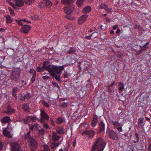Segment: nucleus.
Returning a JSON list of instances; mask_svg holds the SVG:
<instances>
[{
    "label": "nucleus",
    "mask_w": 151,
    "mask_h": 151,
    "mask_svg": "<svg viewBox=\"0 0 151 151\" xmlns=\"http://www.w3.org/2000/svg\"><path fill=\"white\" fill-rule=\"evenodd\" d=\"M43 67L47 71L50 75L57 80H60V76L62 74V70L64 69V66H57L54 65H46L44 63Z\"/></svg>",
    "instance_id": "f257e3e1"
},
{
    "label": "nucleus",
    "mask_w": 151,
    "mask_h": 151,
    "mask_svg": "<svg viewBox=\"0 0 151 151\" xmlns=\"http://www.w3.org/2000/svg\"><path fill=\"white\" fill-rule=\"evenodd\" d=\"M104 139L101 137L97 138L94 142L91 151H103L105 146Z\"/></svg>",
    "instance_id": "f03ea898"
},
{
    "label": "nucleus",
    "mask_w": 151,
    "mask_h": 151,
    "mask_svg": "<svg viewBox=\"0 0 151 151\" xmlns=\"http://www.w3.org/2000/svg\"><path fill=\"white\" fill-rule=\"evenodd\" d=\"M30 131H29L25 135L27 138H28V142L29 146L30 147L32 150L36 148L37 147V144L36 141L32 137H30Z\"/></svg>",
    "instance_id": "7ed1b4c3"
},
{
    "label": "nucleus",
    "mask_w": 151,
    "mask_h": 151,
    "mask_svg": "<svg viewBox=\"0 0 151 151\" xmlns=\"http://www.w3.org/2000/svg\"><path fill=\"white\" fill-rule=\"evenodd\" d=\"M52 4V3L49 0H45L40 2L38 4L39 8H41L50 7Z\"/></svg>",
    "instance_id": "20e7f679"
},
{
    "label": "nucleus",
    "mask_w": 151,
    "mask_h": 151,
    "mask_svg": "<svg viewBox=\"0 0 151 151\" xmlns=\"http://www.w3.org/2000/svg\"><path fill=\"white\" fill-rule=\"evenodd\" d=\"M95 132L93 130H86L82 133V134L87 139H89L93 137L95 135Z\"/></svg>",
    "instance_id": "39448f33"
},
{
    "label": "nucleus",
    "mask_w": 151,
    "mask_h": 151,
    "mask_svg": "<svg viewBox=\"0 0 151 151\" xmlns=\"http://www.w3.org/2000/svg\"><path fill=\"white\" fill-rule=\"evenodd\" d=\"M11 124L10 123H9L7 128H4L3 129V134L5 136L7 137H11L12 134H11V132L9 130L10 129Z\"/></svg>",
    "instance_id": "423d86ee"
},
{
    "label": "nucleus",
    "mask_w": 151,
    "mask_h": 151,
    "mask_svg": "<svg viewBox=\"0 0 151 151\" xmlns=\"http://www.w3.org/2000/svg\"><path fill=\"white\" fill-rule=\"evenodd\" d=\"M64 12L67 14H71L75 10V6L73 4L66 6L64 8Z\"/></svg>",
    "instance_id": "0eeeda50"
},
{
    "label": "nucleus",
    "mask_w": 151,
    "mask_h": 151,
    "mask_svg": "<svg viewBox=\"0 0 151 151\" xmlns=\"http://www.w3.org/2000/svg\"><path fill=\"white\" fill-rule=\"evenodd\" d=\"M107 132L111 139H117L118 135L114 131L109 129H108L107 130Z\"/></svg>",
    "instance_id": "6e6552de"
},
{
    "label": "nucleus",
    "mask_w": 151,
    "mask_h": 151,
    "mask_svg": "<svg viewBox=\"0 0 151 151\" xmlns=\"http://www.w3.org/2000/svg\"><path fill=\"white\" fill-rule=\"evenodd\" d=\"M36 119V117L31 116H27L26 117V119H23V120L24 123L27 124L31 122H35Z\"/></svg>",
    "instance_id": "1a4fd4ad"
},
{
    "label": "nucleus",
    "mask_w": 151,
    "mask_h": 151,
    "mask_svg": "<svg viewBox=\"0 0 151 151\" xmlns=\"http://www.w3.org/2000/svg\"><path fill=\"white\" fill-rule=\"evenodd\" d=\"M12 147L11 151H21V148L17 142H14L11 143Z\"/></svg>",
    "instance_id": "9d476101"
},
{
    "label": "nucleus",
    "mask_w": 151,
    "mask_h": 151,
    "mask_svg": "<svg viewBox=\"0 0 151 151\" xmlns=\"http://www.w3.org/2000/svg\"><path fill=\"white\" fill-rule=\"evenodd\" d=\"M88 17V15L85 14L82 15L79 18L78 22L79 24H83L86 20Z\"/></svg>",
    "instance_id": "9b49d317"
},
{
    "label": "nucleus",
    "mask_w": 151,
    "mask_h": 151,
    "mask_svg": "<svg viewBox=\"0 0 151 151\" xmlns=\"http://www.w3.org/2000/svg\"><path fill=\"white\" fill-rule=\"evenodd\" d=\"M31 96V95L30 93H28L24 96H23L21 94H20L19 95V97L21 100L24 101L28 100L30 99Z\"/></svg>",
    "instance_id": "f8f14e48"
},
{
    "label": "nucleus",
    "mask_w": 151,
    "mask_h": 151,
    "mask_svg": "<svg viewBox=\"0 0 151 151\" xmlns=\"http://www.w3.org/2000/svg\"><path fill=\"white\" fill-rule=\"evenodd\" d=\"M103 9L108 12H110L111 10V8L109 9L106 5L104 4H101L99 6L100 11L101 12V10Z\"/></svg>",
    "instance_id": "ddd939ff"
},
{
    "label": "nucleus",
    "mask_w": 151,
    "mask_h": 151,
    "mask_svg": "<svg viewBox=\"0 0 151 151\" xmlns=\"http://www.w3.org/2000/svg\"><path fill=\"white\" fill-rule=\"evenodd\" d=\"M40 111L41 119L48 120L49 117L47 114L45 113V111L41 109Z\"/></svg>",
    "instance_id": "4468645a"
},
{
    "label": "nucleus",
    "mask_w": 151,
    "mask_h": 151,
    "mask_svg": "<svg viewBox=\"0 0 151 151\" xmlns=\"http://www.w3.org/2000/svg\"><path fill=\"white\" fill-rule=\"evenodd\" d=\"M34 128H35V130H38L42 134H44L45 132L44 129H42L40 126L38 124H34Z\"/></svg>",
    "instance_id": "2eb2a0df"
},
{
    "label": "nucleus",
    "mask_w": 151,
    "mask_h": 151,
    "mask_svg": "<svg viewBox=\"0 0 151 151\" xmlns=\"http://www.w3.org/2000/svg\"><path fill=\"white\" fill-rule=\"evenodd\" d=\"M30 28V27L28 25H24L21 28V31L24 33H27Z\"/></svg>",
    "instance_id": "dca6fc26"
},
{
    "label": "nucleus",
    "mask_w": 151,
    "mask_h": 151,
    "mask_svg": "<svg viewBox=\"0 0 151 151\" xmlns=\"http://www.w3.org/2000/svg\"><path fill=\"white\" fill-rule=\"evenodd\" d=\"M14 2L16 6L19 7L22 6L24 4V2L22 0H15Z\"/></svg>",
    "instance_id": "f3484780"
},
{
    "label": "nucleus",
    "mask_w": 151,
    "mask_h": 151,
    "mask_svg": "<svg viewBox=\"0 0 151 151\" xmlns=\"http://www.w3.org/2000/svg\"><path fill=\"white\" fill-rule=\"evenodd\" d=\"M11 120L10 118L8 116L3 117L1 120V122L5 124L10 122Z\"/></svg>",
    "instance_id": "a211bd4d"
},
{
    "label": "nucleus",
    "mask_w": 151,
    "mask_h": 151,
    "mask_svg": "<svg viewBox=\"0 0 151 151\" xmlns=\"http://www.w3.org/2000/svg\"><path fill=\"white\" fill-rule=\"evenodd\" d=\"M13 79L15 80H16L19 77L20 73L18 72L14 71L12 73Z\"/></svg>",
    "instance_id": "6ab92c4d"
},
{
    "label": "nucleus",
    "mask_w": 151,
    "mask_h": 151,
    "mask_svg": "<svg viewBox=\"0 0 151 151\" xmlns=\"http://www.w3.org/2000/svg\"><path fill=\"white\" fill-rule=\"evenodd\" d=\"M76 0H61L62 3L65 4H71L74 2Z\"/></svg>",
    "instance_id": "aec40b11"
},
{
    "label": "nucleus",
    "mask_w": 151,
    "mask_h": 151,
    "mask_svg": "<svg viewBox=\"0 0 151 151\" xmlns=\"http://www.w3.org/2000/svg\"><path fill=\"white\" fill-rule=\"evenodd\" d=\"M42 151H50L48 146L45 144L42 145L41 147Z\"/></svg>",
    "instance_id": "412c9836"
},
{
    "label": "nucleus",
    "mask_w": 151,
    "mask_h": 151,
    "mask_svg": "<svg viewBox=\"0 0 151 151\" xmlns=\"http://www.w3.org/2000/svg\"><path fill=\"white\" fill-rule=\"evenodd\" d=\"M52 137L53 139L55 141H57L59 139L60 137L55 132H52Z\"/></svg>",
    "instance_id": "4be33fe9"
},
{
    "label": "nucleus",
    "mask_w": 151,
    "mask_h": 151,
    "mask_svg": "<svg viewBox=\"0 0 151 151\" xmlns=\"http://www.w3.org/2000/svg\"><path fill=\"white\" fill-rule=\"evenodd\" d=\"M70 146V144L69 143H67L65 144L63 148H62L59 150L60 151H67Z\"/></svg>",
    "instance_id": "5701e85b"
},
{
    "label": "nucleus",
    "mask_w": 151,
    "mask_h": 151,
    "mask_svg": "<svg viewBox=\"0 0 151 151\" xmlns=\"http://www.w3.org/2000/svg\"><path fill=\"white\" fill-rule=\"evenodd\" d=\"M91 10V8L89 6H86L83 9V11L84 13H87L89 12Z\"/></svg>",
    "instance_id": "b1692460"
},
{
    "label": "nucleus",
    "mask_w": 151,
    "mask_h": 151,
    "mask_svg": "<svg viewBox=\"0 0 151 151\" xmlns=\"http://www.w3.org/2000/svg\"><path fill=\"white\" fill-rule=\"evenodd\" d=\"M6 20L7 23H11L13 21L12 19L11 18L9 15H7L6 16Z\"/></svg>",
    "instance_id": "393cba45"
},
{
    "label": "nucleus",
    "mask_w": 151,
    "mask_h": 151,
    "mask_svg": "<svg viewBox=\"0 0 151 151\" xmlns=\"http://www.w3.org/2000/svg\"><path fill=\"white\" fill-rule=\"evenodd\" d=\"M56 131L58 133L62 134L64 133V130L61 127H58L56 129Z\"/></svg>",
    "instance_id": "a878e982"
},
{
    "label": "nucleus",
    "mask_w": 151,
    "mask_h": 151,
    "mask_svg": "<svg viewBox=\"0 0 151 151\" xmlns=\"http://www.w3.org/2000/svg\"><path fill=\"white\" fill-rule=\"evenodd\" d=\"M15 111V110L14 109H10L8 107L7 111L6 112L8 114L10 115L14 113Z\"/></svg>",
    "instance_id": "bb28decb"
},
{
    "label": "nucleus",
    "mask_w": 151,
    "mask_h": 151,
    "mask_svg": "<svg viewBox=\"0 0 151 151\" xmlns=\"http://www.w3.org/2000/svg\"><path fill=\"white\" fill-rule=\"evenodd\" d=\"M98 122L97 119L96 118H94L91 123L93 127H94L97 124Z\"/></svg>",
    "instance_id": "cd10ccee"
},
{
    "label": "nucleus",
    "mask_w": 151,
    "mask_h": 151,
    "mask_svg": "<svg viewBox=\"0 0 151 151\" xmlns=\"http://www.w3.org/2000/svg\"><path fill=\"white\" fill-rule=\"evenodd\" d=\"M99 127L101 132L104 130L105 129L104 124L103 122H101L99 124Z\"/></svg>",
    "instance_id": "c85d7f7f"
},
{
    "label": "nucleus",
    "mask_w": 151,
    "mask_h": 151,
    "mask_svg": "<svg viewBox=\"0 0 151 151\" xmlns=\"http://www.w3.org/2000/svg\"><path fill=\"white\" fill-rule=\"evenodd\" d=\"M23 108L24 110L26 111H29V105L27 104H25L23 105Z\"/></svg>",
    "instance_id": "c756f323"
},
{
    "label": "nucleus",
    "mask_w": 151,
    "mask_h": 151,
    "mask_svg": "<svg viewBox=\"0 0 151 151\" xmlns=\"http://www.w3.org/2000/svg\"><path fill=\"white\" fill-rule=\"evenodd\" d=\"M84 0H77L76 3L79 7H81L83 4Z\"/></svg>",
    "instance_id": "7c9ffc66"
},
{
    "label": "nucleus",
    "mask_w": 151,
    "mask_h": 151,
    "mask_svg": "<svg viewBox=\"0 0 151 151\" xmlns=\"http://www.w3.org/2000/svg\"><path fill=\"white\" fill-rule=\"evenodd\" d=\"M17 87L13 88V91L12 93V94L17 99Z\"/></svg>",
    "instance_id": "2f4dec72"
},
{
    "label": "nucleus",
    "mask_w": 151,
    "mask_h": 151,
    "mask_svg": "<svg viewBox=\"0 0 151 151\" xmlns=\"http://www.w3.org/2000/svg\"><path fill=\"white\" fill-rule=\"evenodd\" d=\"M35 0H26L25 1V3L28 5H31L32 4L35 2Z\"/></svg>",
    "instance_id": "473e14b6"
},
{
    "label": "nucleus",
    "mask_w": 151,
    "mask_h": 151,
    "mask_svg": "<svg viewBox=\"0 0 151 151\" xmlns=\"http://www.w3.org/2000/svg\"><path fill=\"white\" fill-rule=\"evenodd\" d=\"M144 118H139L138 120V124L139 126H140L142 125L143 122Z\"/></svg>",
    "instance_id": "72a5a7b5"
},
{
    "label": "nucleus",
    "mask_w": 151,
    "mask_h": 151,
    "mask_svg": "<svg viewBox=\"0 0 151 151\" xmlns=\"http://www.w3.org/2000/svg\"><path fill=\"white\" fill-rule=\"evenodd\" d=\"M75 52V49L74 47H71L70 49L68 51V53L71 54L74 53Z\"/></svg>",
    "instance_id": "f704fd0d"
},
{
    "label": "nucleus",
    "mask_w": 151,
    "mask_h": 151,
    "mask_svg": "<svg viewBox=\"0 0 151 151\" xmlns=\"http://www.w3.org/2000/svg\"><path fill=\"white\" fill-rule=\"evenodd\" d=\"M8 9L10 12V14L12 16H14L15 15V13L14 11L12 9L11 7H9Z\"/></svg>",
    "instance_id": "c9c22d12"
},
{
    "label": "nucleus",
    "mask_w": 151,
    "mask_h": 151,
    "mask_svg": "<svg viewBox=\"0 0 151 151\" xmlns=\"http://www.w3.org/2000/svg\"><path fill=\"white\" fill-rule=\"evenodd\" d=\"M31 18L34 20H38L39 19V16L37 15L32 16Z\"/></svg>",
    "instance_id": "e433bc0d"
},
{
    "label": "nucleus",
    "mask_w": 151,
    "mask_h": 151,
    "mask_svg": "<svg viewBox=\"0 0 151 151\" xmlns=\"http://www.w3.org/2000/svg\"><path fill=\"white\" fill-rule=\"evenodd\" d=\"M44 68H45L43 67V66L42 68H40V67L38 66L37 68V70L38 71L41 72L44 71Z\"/></svg>",
    "instance_id": "4c0bfd02"
},
{
    "label": "nucleus",
    "mask_w": 151,
    "mask_h": 151,
    "mask_svg": "<svg viewBox=\"0 0 151 151\" xmlns=\"http://www.w3.org/2000/svg\"><path fill=\"white\" fill-rule=\"evenodd\" d=\"M29 72L33 74V76L36 75V72L34 69H31Z\"/></svg>",
    "instance_id": "58836bf2"
},
{
    "label": "nucleus",
    "mask_w": 151,
    "mask_h": 151,
    "mask_svg": "<svg viewBox=\"0 0 151 151\" xmlns=\"http://www.w3.org/2000/svg\"><path fill=\"white\" fill-rule=\"evenodd\" d=\"M95 33H98V32H94L91 35H89V36H86V39H88V40H89L91 38V36H92V35L95 34Z\"/></svg>",
    "instance_id": "ea45409f"
},
{
    "label": "nucleus",
    "mask_w": 151,
    "mask_h": 151,
    "mask_svg": "<svg viewBox=\"0 0 151 151\" xmlns=\"http://www.w3.org/2000/svg\"><path fill=\"white\" fill-rule=\"evenodd\" d=\"M60 143H52V148L58 146Z\"/></svg>",
    "instance_id": "a19ab883"
},
{
    "label": "nucleus",
    "mask_w": 151,
    "mask_h": 151,
    "mask_svg": "<svg viewBox=\"0 0 151 151\" xmlns=\"http://www.w3.org/2000/svg\"><path fill=\"white\" fill-rule=\"evenodd\" d=\"M67 18L70 20H74L75 19V17H73V16H68L67 17Z\"/></svg>",
    "instance_id": "79ce46f5"
},
{
    "label": "nucleus",
    "mask_w": 151,
    "mask_h": 151,
    "mask_svg": "<svg viewBox=\"0 0 151 151\" xmlns=\"http://www.w3.org/2000/svg\"><path fill=\"white\" fill-rule=\"evenodd\" d=\"M29 127L32 130H33L34 129H35V128H34V125H29Z\"/></svg>",
    "instance_id": "37998d69"
},
{
    "label": "nucleus",
    "mask_w": 151,
    "mask_h": 151,
    "mask_svg": "<svg viewBox=\"0 0 151 151\" xmlns=\"http://www.w3.org/2000/svg\"><path fill=\"white\" fill-rule=\"evenodd\" d=\"M9 4L10 5L14 8H16V5H15V4L12 2H10Z\"/></svg>",
    "instance_id": "c03bdc74"
},
{
    "label": "nucleus",
    "mask_w": 151,
    "mask_h": 151,
    "mask_svg": "<svg viewBox=\"0 0 151 151\" xmlns=\"http://www.w3.org/2000/svg\"><path fill=\"white\" fill-rule=\"evenodd\" d=\"M143 50H142V49L140 50H139V51H138V52H137L136 53V55H139V54H141L143 51Z\"/></svg>",
    "instance_id": "a18cd8bd"
},
{
    "label": "nucleus",
    "mask_w": 151,
    "mask_h": 151,
    "mask_svg": "<svg viewBox=\"0 0 151 151\" xmlns=\"http://www.w3.org/2000/svg\"><path fill=\"white\" fill-rule=\"evenodd\" d=\"M49 76H43L42 77L43 79H44L45 80H47L49 78Z\"/></svg>",
    "instance_id": "49530a36"
},
{
    "label": "nucleus",
    "mask_w": 151,
    "mask_h": 151,
    "mask_svg": "<svg viewBox=\"0 0 151 151\" xmlns=\"http://www.w3.org/2000/svg\"><path fill=\"white\" fill-rule=\"evenodd\" d=\"M16 21L17 23L19 25L21 26L23 24L21 21L16 20Z\"/></svg>",
    "instance_id": "de8ad7c7"
},
{
    "label": "nucleus",
    "mask_w": 151,
    "mask_h": 151,
    "mask_svg": "<svg viewBox=\"0 0 151 151\" xmlns=\"http://www.w3.org/2000/svg\"><path fill=\"white\" fill-rule=\"evenodd\" d=\"M36 76H32V78H31V81L32 82L34 81L35 80Z\"/></svg>",
    "instance_id": "09e8293b"
},
{
    "label": "nucleus",
    "mask_w": 151,
    "mask_h": 151,
    "mask_svg": "<svg viewBox=\"0 0 151 151\" xmlns=\"http://www.w3.org/2000/svg\"><path fill=\"white\" fill-rule=\"evenodd\" d=\"M3 143L2 142L0 141V150L2 149L3 146Z\"/></svg>",
    "instance_id": "8fccbe9b"
},
{
    "label": "nucleus",
    "mask_w": 151,
    "mask_h": 151,
    "mask_svg": "<svg viewBox=\"0 0 151 151\" xmlns=\"http://www.w3.org/2000/svg\"><path fill=\"white\" fill-rule=\"evenodd\" d=\"M43 104L44 106L47 107H48L49 106L48 103L45 102H43Z\"/></svg>",
    "instance_id": "3c124183"
},
{
    "label": "nucleus",
    "mask_w": 151,
    "mask_h": 151,
    "mask_svg": "<svg viewBox=\"0 0 151 151\" xmlns=\"http://www.w3.org/2000/svg\"><path fill=\"white\" fill-rule=\"evenodd\" d=\"M148 47V46H146L145 45L144 46H143L142 47V49L143 51H144L145 50L146 48Z\"/></svg>",
    "instance_id": "603ef678"
},
{
    "label": "nucleus",
    "mask_w": 151,
    "mask_h": 151,
    "mask_svg": "<svg viewBox=\"0 0 151 151\" xmlns=\"http://www.w3.org/2000/svg\"><path fill=\"white\" fill-rule=\"evenodd\" d=\"M45 129H49V127L48 125L46 124H44L43 125Z\"/></svg>",
    "instance_id": "864d4df0"
},
{
    "label": "nucleus",
    "mask_w": 151,
    "mask_h": 151,
    "mask_svg": "<svg viewBox=\"0 0 151 151\" xmlns=\"http://www.w3.org/2000/svg\"><path fill=\"white\" fill-rule=\"evenodd\" d=\"M58 121L59 123H61L63 122V119L61 118H59L58 119Z\"/></svg>",
    "instance_id": "5fc2aeb1"
},
{
    "label": "nucleus",
    "mask_w": 151,
    "mask_h": 151,
    "mask_svg": "<svg viewBox=\"0 0 151 151\" xmlns=\"http://www.w3.org/2000/svg\"><path fill=\"white\" fill-rule=\"evenodd\" d=\"M120 31V30L119 29H118L116 31V33L119 35Z\"/></svg>",
    "instance_id": "6e6d98bb"
},
{
    "label": "nucleus",
    "mask_w": 151,
    "mask_h": 151,
    "mask_svg": "<svg viewBox=\"0 0 151 151\" xmlns=\"http://www.w3.org/2000/svg\"><path fill=\"white\" fill-rule=\"evenodd\" d=\"M117 129L120 132H122V129L121 126L120 127L118 128Z\"/></svg>",
    "instance_id": "4d7b16f0"
},
{
    "label": "nucleus",
    "mask_w": 151,
    "mask_h": 151,
    "mask_svg": "<svg viewBox=\"0 0 151 151\" xmlns=\"http://www.w3.org/2000/svg\"><path fill=\"white\" fill-rule=\"evenodd\" d=\"M123 86H120L119 88V90H122L123 88Z\"/></svg>",
    "instance_id": "13d9d810"
},
{
    "label": "nucleus",
    "mask_w": 151,
    "mask_h": 151,
    "mask_svg": "<svg viewBox=\"0 0 151 151\" xmlns=\"http://www.w3.org/2000/svg\"><path fill=\"white\" fill-rule=\"evenodd\" d=\"M118 27V26L117 25H115L113 27V29L114 30L116 28Z\"/></svg>",
    "instance_id": "bf43d9fd"
},
{
    "label": "nucleus",
    "mask_w": 151,
    "mask_h": 151,
    "mask_svg": "<svg viewBox=\"0 0 151 151\" xmlns=\"http://www.w3.org/2000/svg\"><path fill=\"white\" fill-rule=\"evenodd\" d=\"M58 1L57 0H56L55 1V2L54 3V4L55 5H57V4H58Z\"/></svg>",
    "instance_id": "052dcab7"
},
{
    "label": "nucleus",
    "mask_w": 151,
    "mask_h": 151,
    "mask_svg": "<svg viewBox=\"0 0 151 151\" xmlns=\"http://www.w3.org/2000/svg\"><path fill=\"white\" fill-rule=\"evenodd\" d=\"M107 15V14H102V15H101V17H105Z\"/></svg>",
    "instance_id": "680f3d73"
},
{
    "label": "nucleus",
    "mask_w": 151,
    "mask_h": 151,
    "mask_svg": "<svg viewBox=\"0 0 151 151\" xmlns=\"http://www.w3.org/2000/svg\"><path fill=\"white\" fill-rule=\"evenodd\" d=\"M70 27V26H69L68 25H67V26H66V28L67 29H69Z\"/></svg>",
    "instance_id": "e2e57ef3"
},
{
    "label": "nucleus",
    "mask_w": 151,
    "mask_h": 151,
    "mask_svg": "<svg viewBox=\"0 0 151 151\" xmlns=\"http://www.w3.org/2000/svg\"><path fill=\"white\" fill-rule=\"evenodd\" d=\"M114 31H113V30H111V32H110V33L111 34H113L114 33Z\"/></svg>",
    "instance_id": "0e129e2a"
},
{
    "label": "nucleus",
    "mask_w": 151,
    "mask_h": 151,
    "mask_svg": "<svg viewBox=\"0 0 151 151\" xmlns=\"http://www.w3.org/2000/svg\"><path fill=\"white\" fill-rule=\"evenodd\" d=\"M149 44H150V42H147V43L145 44V45L146 46H148V45Z\"/></svg>",
    "instance_id": "69168bd1"
},
{
    "label": "nucleus",
    "mask_w": 151,
    "mask_h": 151,
    "mask_svg": "<svg viewBox=\"0 0 151 151\" xmlns=\"http://www.w3.org/2000/svg\"><path fill=\"white\" fill-rule=\"evenodd\" d=\"M64 76H64L65 78H67V74H65L64 75Z\"/></svg>",
    "instance_id": "338daca9"
},
{
    "label": "nucleus",
    "mask_w": 151,
    "mask_h": 151,
    "mask_svg": "<svg viewBox=\"0 0 151 151\" xmlns=\"http://www.w3.org/2000/svg\"><path fill=\"white\" fill-rule=\"evenodd\" d=\"M93 0H88V1L90 2H92Z\"/></svg>",
    "instance_id": "774afa93"
}]
</instances>
